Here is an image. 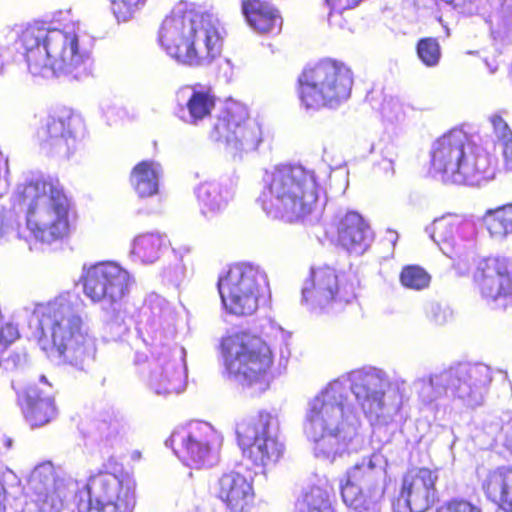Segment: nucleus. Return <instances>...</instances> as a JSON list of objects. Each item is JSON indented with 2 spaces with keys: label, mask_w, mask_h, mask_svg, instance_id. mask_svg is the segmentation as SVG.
<instances>
[{
  "label": "nucleus",
  "mask_w": 512,
  "mask_h": 512,
  "mask_svg": "<svg viewBox=\"0 0 512 512\" xmlns=\"http://www.w3.org/2000/svg\"><path fill=\"white\" fill-rule=\"evenodd\" d=\"M226 31L210 12L179 2L162 20L157 34L160 47L178 64L210 65L222 54Z\"/></svg>",
  "instance_id": "f257e3e1"
},
{
  "label": "nucleus",
  "mask_w": 512,
  "mask_h": 512,
  "mask_svg": "<svg viewBox=\"0 0 512 512\" xmlns=\"http://www.w3.org/2000/svg\"><path fill=\"white\" fill-rule=\"evenodd\" d=\"M262 183L261 206L273 218L294 223L318 209L320 184L314 170L278 163L264 171Z\"/></svg>",
  "instance_id": "f03ea898"
},
{
  "label": "nucleus",
  "mask_w": 512,
  "mask_h": 512,
  "mask_svg": "<svg viewBox=\"0 0 512 512\" xmlns=\"http://www.w3.org/2000/svg\"><path fill=\"white\" fill-rule=\"evenodd\" d=\"M15 203L24 210L26 227L42 243L67 237L77 214L58 179L38 178L23 184Z\"/></svg>",
  "instance_id": "7ed1b4c3"
},
{
  "label": "nucleus",
  "mask_w": 512,
  "mask_h": 512,
  "mask_svg": "<svg viewBox=\"0 0 512 512\" xmlns=\"http://www.w3.org/2000/svg\"><path fill=\"white\" fill-rule=\"evenodd\" d=\"M430 156L431 170L445 183L479 186L493 180L497 173V158L479 146H471L462 128H452L437 138Z\"/></svg>",
  "instance_id": "20e7f679"
},
{
  "label": "nucleus",
  "mask_w": 512,
  "mask_h": 512,
  "mask_svg": "<svg viewBox=\"0 0 512 512\" xmlns=\"http://www.w3.org/2000/svg\"><path fill=\"white\" fill-rule=\"evenodd\" d=\"M35 337L46 352H56L70 365L83 368L93 358L94 343L82 318L65 303L52 302L36 309Z\"/></svg>",
  "instance_id": "39448f33"
},
{
  "label": "nucleus",
  "mask_w": 512,
  "mask_h": 512,
  "mask_svg": "<svg viewBox=\"0 0 512 512\" xmlns=\"http://www.w3.org/2000/svg\"><path fill=\"white\" fill-rule=\"evenodd\" d=\"M20 41L28 71L34 77L68 71L85 58L76 22L47 30L39 25L28 26L22 31Z\"/></svg>",
  "instance_id": "423d86ee"
},
{
  "label": "nucleus",
  "mask_w": 512,
  "mask_h": 512,
  "mask_svg": "<svg viewBox=\"0 0 512 512\" xmlns=\"http://www.w3.org/2000/svg\"><path fill=\"white\" fill-rule=\"evenodd\" d=\"M226 376L242 389L266 390L272 378L274 353L260 336L239 332L221 341Z\"/></svg>",
  "instance_id": "0eeeda50"
},
{
  "label": "nucleus",
  "mask_w": 512,
  "mask_h": 512,
  "mask_svg": "<svg viewBox=\"0 0 512 512\" xmlns=\"http://www.w3.org/2000/svg\"><path fill=\"white\" fill-rule=\"evenodd\" d=\"M108 466H120V469L113 472L105 466L89 475L83 487L74 494L73 512L135 511L138 499L136 478L114 457L108 459Z\"/></svg>",
  "instance_id": "6e6552de"
},
{
  "label": "nucleus",
  "mask_w": 512,
  "mask_h": 512,
  "mask_svg": "<svg viewBox=\"0 0 512 512\" xmlns=\"http://www.w3.org/2000/svg\"><path fill=\"white\" fill-rule=\"evenodd\" d=\"M353 83V72L346 63L324 58L303 68L297 79L298 97L306 109L334 107L350 97Z\"/></svg>",
  "instance_id": "1a4fd4ad"
},
{
  "label": "nucleus",
  "mask_w": 512,
  "mask_h": 512,
  "mask_svg": "<svg viewBox=\"0 0 512 512\" xmlns=\"http://www.w3.org/2000/svg\"><path fill=\"white\" fill-rule=\"evenodd\" d=\"M225 309L234 315H252L258 308L259 298L268 289L266 274L246 263L229 267L217 283Z\"/></svg>",
  "instance_id": "9d476101"
},
{
  "label": "nucleus",
  "mask_w": 512,
  "mask_h": 512,
  "mask_svg": "<svg viewBox=\"0 0 512 512\" xmlns=\"http://www.w3.org/2000/svg\"><path fill=\"white\" fill-rule=\"evenodd\" d=\"M272 416L261 412L257 416L242 420L236 426L237 443L242 457L254 469L263 471L274 467L285 453L284 445L269 435Z\"/></svg>",
  "instance_id": "9b49d317"
},
{
  "label": "nucleus",
  "mask_w": 512,
  "mask_h": 512,
  "mask_svg": "<svg viewBox=\"0 0 512 512\" xmlns=\"http://www.w3.org/2000/svg\"><path fill=\"white\" fill-rule=\"evenodd\" d=\"M488 382L487 367L478 363H457L429 379L434 391V399L450 392L453 399L463 401L470 406L482 404V390Z\"/></svg>",
  "instance_id": "f8f14e48"
},
{
  "label": "nucleus",
  "mask_w": 512,
  "mask_h": 512,
  "mask_svg": "<svg viewBox=\"0 0 512 512\" xmlns=\"http://www.w3.org/2000/svg\"><path fill=\"white\" fill-rule=\"evenodd\" d=\"M210 137L233 154L255 151L262 142L261 127L250 119L246 107L233 103L218 115Z\"/></svg>",
  "instance_id": "ddd939ff"
},
{
  "label": "nucleus",
  "mask_w": 512,
  "mask_h": 512,
  "mask_svg": "<svg viewBox=\"0 0 512 512\" xmlns=\"http://www.w3.org/2000/svg\"><path fill=\"white\" fill-rule=\"evenodd\" d=\"M439 468L413 466L401 477L397 496L392 499V512H426L437 501Z\"/></svg>",
  "instance_id": "4468645a"
},
{
  "label": "nucleus",
  "mask_w": 512,
  "mask_h": 512,
  "mask_svg": "<svg viewBox=\"0 0 512 512\" xmlns=\"http://www.w3.org/2000/svg\"><path fill=\"white\" fill-rule=\"evenodd\" d=\"M27 487L36 512H61L70 492L68 480L51 461H43L31 470Z\"/></svg>",
  "instance_id": "2eb2a0df"
},
{
  "label": "nucleus",
  "mask_w": 512,
  "mask_h": 512,
  "mask_svg": "<svg viewBox=\"0 0 512 512\" xmlns=\"http://www.w3.org/2000/svg\"><path fill=\"white\" fill-rule=\"evenodd\" d=\"M474 288L487 301L512 306V259L486 257L475 262L471 272Z\"/></svg>",
  "instance_id": "dca6fc26"
},
{
  "label": "nucleus",
  "mask_w": 512,
  "mask_h": 512,
  "mask_svg": "<svg viewBox=\"0 0 512 512\" xmlns=\"http://www.w3.org/2000/svg\"><path fill=\"white\" fill-rule=\"evenodd\" d=\"M381 476V469L371 456L350 467L339 482L343 503L357 512L368 511L375 503Z\"/></svg>",
  "instance_id": "f3484780"
},
{
  "label": "nucleus",
  "mask_w": 512,
  "mask_h": 512,
  "mask_svg": "<svg viewBox=\"0 0 512 512\" xmlns=\"http://www.w3.org/2000/svg\"><path fill=\"white\" fill-rule=\"evenodd\" d=\"M347 408L348 404L341 399V394L334 390L327 391L313 400L309 419L322 429L316 439V448L319 452L327 455L336 454L350 442L351 437L343 425L333 426L327 422L330 414L335 411L338 412V417L342 418Z\"/></svg>",
  "instance_id": "a211bd4d"
},
{
  "label": "nucleus",
  "mask_w": 512,
  "mask_h": 512,
  "mask_svg": "<svg viewBox=\"0 0 512 512\" xmlns=\"http://www.w3.org/2000/svg\"><path fill=\"white\" fill-rule=\"evenodd\" d=\"M84 294L92 302H120L129 291L130 275L114 262L104 261L91 265L82 275Z\"/></svg>",
  "instance_id": "6ab92c4d"
},
{
  "label": "nucleus",
  "mask_w": 512,
  "mask_h": 512,
  "mask_svg": "<svg viewBox=\"0 0 512 512\" xmlns=\"http://www.w3.org/2000/svg\"><path fill=\"white\" fill-rule=\"evenodd\" d=\"M302 296L306 303L324 308L335 302H349L354 296V286L335 268L322 265L311 269Z\"/></svg>",
  "instance_id": "aec40b11"
},
{
  "label": "nucleus",
  "mask_w": 512,
  "mask_h": 512,
  "mask_svg": "<svg viewBox=\"0 0 512 512\" xmlns=\"http://www.w3.org/2000/svg\"><path fill=\"white\" fill-rule=\"evenodd\" d=\"M83 130V120L72 110L62 108L51 112L36 133L49 150L69 154Z\"/></svg>",
  "instance_id": "412c9836"
},
{
  "label": "nucleus",
  "mask_w": 512,
  "mask_h": 512,
  "mask_svg": "<svg viewBox=\"0 0 512 512\" xmlns=\"http://www.w3.org/2000/svg\"><path fill=\"white\" fill-rule=\"evenodd\" d=\"M215 440L213 429L204 423L174 431L169 438L176 456L193 468H201L210 460Z\"/></svg>",
  "instance_id": "4be33fe9"
},
{
  "label": "nucleus",
  "mask_w": 512,
  "mask_h": 512,
  "mask_svg": "<svg viewBox=\"0 0 512 512\" xmlns=\"http://www.w3.org/2000/svg\"><path fill=\"white\" fill-rule=\"evenodd\" d=\"M215 494L230 512H251L255 506L252 481L236 471L225 472L218 478Z\"/></svg>",
  "instance_id": "5701e85b"
},
{
  "label": "nucleus",
  "mask_w": 512,
  "mask_h": 512,
  "mask_svg": "<svg viewBox=\"0 0 512 512\" xmlns=\"http://www.w3.org/2000/svg\"><path fill=\"white\" fill-rule=\"evenodd\" d=\"M149 353L151 381L156 393L170 395L183 391V378L171 360V349L159 343L152 346Z\"/></svg>",
  "instance_id": "b1692460"
},
{
  "label": "nucleus",
  "mask_w": 512,
  "mask_h": 512,
  "mask_svg": "<svg viewBox=\"0 0 512 512\" xmlns=\"http://www.w3.org/2000/svg\"><path fill=\"white\" fill-rule=\"evenodd\" d=\"M337 243L350 254L361 255L369 247L373 232L358 212L349 211L336 224Z\"/></svg>",
  "instance_id": "393cba45"
},
{
  "label": "nucleus",
  "mask_w": 512,
  "mask_h": 512,
  "mask_svg": "<svg viewBox=\"0 0 512 512\" xmlns=\"http://www.w3.org/2000/svg\"><path fill=\"white\" fill-rule=\"evenodd\" d=\"M16 391L24 418L32 428L44 426L56 417L54 398L48 392L39 389L36 385Z\"/></svg>",
  "instance_id": "a878e982"
},
{
  "label": "nucleus",
  "mask_w": 512,
  "mask_h": 512,
  "mask_svg": "<svg viewBox=\"0 0 512 512\" xmlns=\"http://www.w3.org/2000/svg\"><path fill=\"white\" fill-rule=\"evenodd\" d=\"M241 13L247 25L257 34L276 35L282 30V14L269 1L242 0Z\"/></svg>",
  "instance_id": "bb28decb"
},
{
  "label": "nucleus",
  "mask_w": 512,
  "mask_h": 512,
  "mask_svg": "<svg viewBox=\"0 0 512 512\" xmlns=\"http://www.w3.org/2000/svg\"><path fill=\"white\" fill-rule=\"evenodd\" d=\"M190 90L185 104L178 105V117L189 124L197 125L211 116L216 106V96L212 87H203L200 83L185 85L179 89L178 95Z\"/></svg>",
  "instance_id": "cd10ccee"
},
{
  "label": "nucleus",
  "mask_w": 512,
  "mask_h": 512,
  "mask_svg": "<svg viewBox=\"0 0 512 512\" xmlns=\"http://www.w3.org/2000/svg\"><path fill=\"white\" fill-rule=\"evenodd\" d=\"M384 380L373 372H360L353 377L351 391L364 413L378 415L385 407Z\"/></svg>",
  "instance_id": "c85d7f7f"
},
{
  "label": "nucleus",
  "mask_w": 512,
  "mask_h": 512,
  "mask_svg": "<svg viewBox=\"0 0 512 512\" xmlns=\"http://www.w3.org/2000/svg\"><path fill=\"white\" fill-rule=\"evenodd\" d=\"M488 502L503 512H512V465L488 470L481 481Z\"/></svg>",
  "instance_id": "c756f323"
},
{
  "label": "nucleus",
  "mask_w": 512,
  "mask_h": 512,
  "mask_svg": "<svg viewBox=\"0 0 512 512\" xmlns=\"http://www.w3.org/2000/svg\"><path fill=\"white\" fill-rule=\"evenodd\" d=\"M196 196L202 214L209 219L221 215L232 197L228 190L223 194L221 185L211 182L201 183L197 187Z\"/></svg>",
  "instance_id": "7c9ffc66"
},
{
  "label": "nucleus",
  "mask_w": 512,
  "mask_h": 512,
  "mask_svg": "<svg viewBox=\"0 0 512 512\" xmlns=\"http://www.w3.org/2000/svg\"><path fill=\"white\" fill-rule=\"evenodd\" d=\"M159 164L143 160L131 170L129 181L140 198H148L158 193Z\"/></svg>",
  "instance_id": "2f4dec72"
},
{
  "label": "nucleus",
  "mask_w": 512,
  "mask_h": 512,
  "mask_svg": "<svg viewBox=\"0 0 512 512\" xmlns=\"http://www.w3.org/2000/svg\"><path fill=\"white\" fill-rule=\"evenodd\" d=\"M166 246L165 237L159 233H143L135 237L132 254L145 263H152L158 259Z\"/></svg>",
  "instance_id": "473e14b6"
},
{
  "label": "nucleus",
  "mask_w": 512,
  "mask_h": 512,
  "mask_svg": "<svg viewBox=\"0 0 512 512\" xmlns=\"http://www.w3.org/2000/svg\"><path fill=\"white\" fill-rule=\"evenodd\" d=\"M483 222L492 237L503 238L512 233V203L489 210Z\"/></svg>",
  "instance_id": "72a5a7b5"
},
{
  "label": "nucleus",
  "mask_w": 512,
  "mask_h": 512,
  "mask_svg": "<svg viewBox=\"0 0 512 512\" xmlns=\"http://www.w3.org/2000/svg\"><path fill=\"white\" fill-rule=\"evenodd\" d=\"M431 275L418 264H409L402 267L399 274L400 284L410 290L422 291L427 289L431 283Z\"/></svg>",
  "instance_id": "f704fd0d"
},
{
  "label": "nucleus",
  "mask_w": 512,
  "mask_h": 512,
  "mask_svg": "<svg viewBox=\"0 0 512 512\" xmlns=\"http://www.w3.org/2000/svg\"><path fill=\"white\" fill-rule=\"evenodd\" d=\"M460 221L453 216L437 219L432 224L431 237L438 245L450 244L459 234Z\"/></svg>",
  "instance_id": "c9c22d12"
},
{
  "label": "nucleus",
  "mask_w": 512,
  "mask_h": 512,
  "mask_svg": "<svg viewBox=\"0 0 512 512\" xmlns=\"http://www.w3.org/2000/svg\"><path fill=\"white\" fill-rule=\"evenodd\" d=\"M417 56L427 67L436 66L441 58V47L436 38H421L416 44Z\"/></svg>",
  "instance_id": "e433bc0d"
},
{
  "label": "nucleus",
  "mask_w": 512,
  "mask_h": 512,
  "mask_svg": "<svg viewBox=\"0 0 512 512\" xmlns=\"http://www.w3.org/2000/svg\"><path fill=\"white\" fill-rule=\"evenodd\" d=\"M299 512H336L329 495L317 489L307 494L299 506Z\"/></svg>",
  "instance_id": "4c0bfd02"
},
{
  "label": "nucleus",
  "mask_w": 512,
  "mask_h": 512,
  "mask_svg": "<svg viewBox=\"0 0 512 512\" xmlns=\"http://www.w3.org/2000/svg\"><path fill=\"white\" fill-rule=\"evenodd\" d=\"M146 0H111V9L119 22H127L144 7Z\"/></svg>",
  "instance_id": "58836bf2"
},
{
  "label": "nucleus",
  "mask_w": 512,
  "mask_h": 512,
  "mask_svg": "<svg viewBox=\"0 0 512 512\" xmlns=\"http://www.w3.org/2000/svg\"><path fill=\"white\" fill-rule=\"evenodd\" d=\"M435 512H482V510L467 499L452 498L437 508Z\"/></svg>",
  "instance_id": "ea45409f"
},
{
  "label": "nucleus",
  "mask_w": 512,
  "mask_h": 512,
  "mask_svg": "<svg viewBox=\"0 0 512 512\" xmlns=\"http://www.w3.org/2000/svg\"><path fill=\"white\" fill-rule=\"evenodd\" d=\"M19 338V332L15 325L5 323L0 325V352L5 351Z\"/></svg>",
  "instance_id": "a19ab883"
},
{
  "label": "nucleus",
  "mask_w": 512,
  "mask_h": 512,
  "mask_svg": "<svg viewBox=\"0 0 512 512\" xmlns=\"http://www.w3.org/2000/svg\"><path fill=\"white\" fill-rule=\"evenodd\" d=\"M490 122L494 133L502 141V143L512 140V131L506 121L499 114L490 117Z\"/></svg>",
  "instance_id": "79ce46f5"
},
{
  "label": "nucleus",
  "mask_w": 512,
  "mask_h": 512,
  "mask_svg": "<svg viewBox=\"0 0 512 512\" xmlns=\"http://www.w3.org/2000/svg\"><path fill=\"white\" fill-rule=\"evenodd\" d=\"M120 423L113 417H105L98 421L97 431L104 438L115 436L119 432Z\"/></svg>",
  "instance_id": "37998d69"
},
{
  "label": "nucleus",
  "mask_w": 512,
  "mask_h": 512,
  "mask_svg": "<svg viewBox=\"0 0 512 512\" xmlns=\"http://www.w3.org/2000/svg\"><path fill=\"white\" fill-rule=\"evenodd\" d=\"M503 163L507 171L512 172V139L503 143Z\"/></svg>",
  "instance_id": "c03bdc74"
},
{
  "label": "nucleus",
  "mask_w": 512,
  "mask_h": 512,
  "mask_svg": "<svg viewBox=\"0 0 512 512\" xmlns=\"http://www.w3.org/2000/svg\"><path fill=\"white\" fill-rule=\"evenodd\" d=\"M8 485L10 486V482L4 483L2 486H0V512H6L7 510L10 496Z\"/></svg>",
  "instance_id": "a18cd8bd"
},
{
  "label": "nucleus",
  "mask_w": 512,
  "mask_h": 512,
  "mask_svg": "<svg viewBox=\"0 0 512 512\" xmlns=\"http://www.w3.org/2000/svg\"><path fill=\"white\" fill-rule=\"evenodd\" d=\"M9 482H10V487H13V486L18 487L19 486V479L11 471H8L7 473L2 474V476L0 477V486H2L4 483H9Z\"/></svg>",
  "instance_id": "49530a36"
},
{
  "label": "nucleus",
  "mask_w": 512,
  "mask_h": 512,
  "mask_svg": "<svg viewBox=\"0 0 512 512\" xmlns=\"http://www.w3.org/2000/svg\"><path fill=\"white\" fill-rule=\"evenodd\" d=\"M130 458H131V460H133V461H139V460L142 458V453H141V451H139V450H134V451L130 454Z\"/></svg>",
  "instance_id": "de8ad7c7"
}]
</instances>
